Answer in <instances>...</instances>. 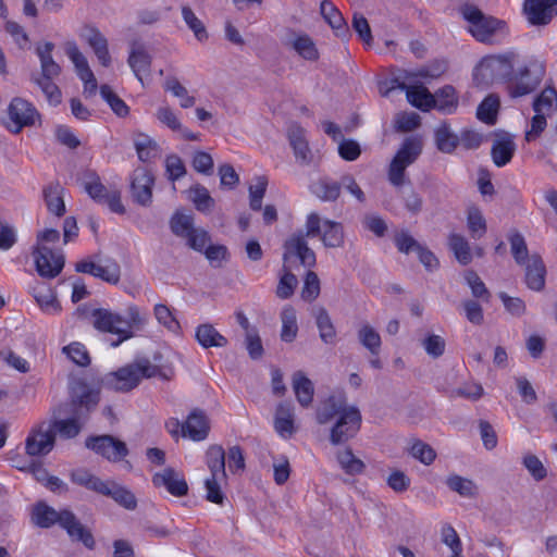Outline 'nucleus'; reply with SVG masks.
Wrapping results in <instances>:
<instances>
[{"label":"nucleus","instance_id":"obj_1","mask_svg":"<svg viewBox=\"0 0 557 557\" xmlns=\"http://www.w3.org/2000/svg\"><path fill=\"white\" fill-rule=\"evenodd\" d=\"M71 412L72 417L67 419H53L47 423L52 430L54 436L58 434L61 438L71 440L76 437L83 422L88 413L96 408L99 403V391L90 387L83 381L76 382L71 391Z\"/></svg>","mask_w":557,"mask_h":557},{"label":"nucleus","instance_id":"obj_2","mask_svg":"<svg viewBox=\"0 0 557 557\" xmlns=\"http://www.w3.org/2000/svg\"><path fill=\"white\" fill-rule=\"evenodd\" d=\"M90 322L97 331L116 335L117 339L112 342L111 346L117 347L123 342L134 337L135 332L143 330L147 323V318L140 313L136 306L127 308L126 317L108 309L98 308L90 312Z\"/></svg>","mask_w":557,"mask_h":557},{"label":"nucleus","instance_id":"obj_3","mask_svg":"<svg viewBox=\"0 0 557 557\" xmlns=\"http://www.w3.org/2000/svg\"><path fill=\"white\" fill-rule=\"evenodd\" d=\"M159 369L148 359H141L134 363L120 368L107 377V384L117 392H128L135 388L141 379L153 377Z\"/></svg>","mask_w":557,"mask_h":557},{"label":"nucleus","instance_id":"obj_4","mask_svg":"<svg viewBox=\"0 0 557 557\" xmlns=\"http://www.w3.org/2000/svg\"><path fill=\"white\" fill-rule=\"evenodd\" d=\"M535 112L531 119L530 128L525 132V140L533 141L537 139L547 126L546 117L550 116L557 110V91L554 87H545L537 95L532 103Z\"/></svg>","mask_w":557,"mask_h":557},{"label":"nucleus","instance_id":"obj_5","mask_svg":"<svg viewBox=\"0 0 557 557\" xmlns=\"http://www.w3.org/2000/svg\"><path fill=\"white\" fill-rule=\"evenodd\" d=\"M422 152V140L417 136L407 137L388 168V180L394 186H401L405 183V171L413 164Z\"/></svg>","mask_w":557,"mask_h":557},{"label":"nucleus","instance_id":"obj_6","mask_svg":"<svg viewBox=\"0 0 557 557\" xmlns=\"http://www.w3.org/2000/svg\"><path fill=\"white\" fill-rule=\"evenodd\" d=\"M545 75L543 63L533 61L528 66L512 73L508 79L507 90L511 98H519L532 94L540 86Z\"/></svg>","mask_w":557,"mask_h":557},{"label":"nucleus","instance_id":"obj_7","mask_svg":"<svg viewBox=\"0 0 557 557\" xmlns=\"http://www.w3.org/2000/svg\"><path fill=\"white\" fill-rule=\"evenodd\" d=\"M462 16L469 22V32L481 42H491L492 37L505 29V22L492 16H486L473 4H466L461 8Z\"/></svg>","mask_w":557,"mask_h":557},{"label":"nucleus","instance_id":"obj_8","mask_svg":"<svg viewBox=\"0 0 557 557\" xmlns=\"http://www.w3.org/2000/svg\"><path fill=\"white\" fill-rule=\"evenodd\" d=\"M306 236H320L323 245L329 248H337L344 245V231L341 223L324 220L318 213L312 212L307 216Z\"/></svg>","mask_w":557,"mask_h":557},{"label":"nucleus","instance_id":"obj_9","mask_svg":"<svg viewBox=\"0 0 557 557\" xmlns=\"http://www.w3.org/2000/svg\"><path fill=\"white\" fill-rule=\"evenodd\" d=\"M515 52L484 58L476 67V76L481 75L486 83L508 82L513 73Z\"/></svg>","mask_w":557,"mask_h":557},{"label":"nucleus","instance_id":"obj_10","mask_svg":"<svg viewBox=\"0 0 557 557\" xmlns=\"http://www.w3.org/2000/svg\"><path fill=\"white\" fill-rule=\"evenodd\" d=\"M361 413L355 406H350L344 410L336 419L331 429L330 441L333 445L346 443L352 438L360 429Z\"/></svg>","mask_w":557,"mask_h":557},{"label":"nucleus","instance_id":"obj_11","mask_svg":"<svg viewBox=\"0 0 557 557\" xmlns=\"http://www.w3.org/2000/svg\"><path fill=\"white\" fill-rule=\"evenodd\" d=\"M85 446L111 462H117L128 455L126 444L112 435L89 436Z\"/></svg>","mask_w":557,"mask_h":557},{"label":"nucleus","instance_id":"obj_12","mask_svg":"<svg viewBox=\"0 0 557 557\" xmlns=\"http://www.w3.org/2000/svg\"><path fill=\"white\" fill-rule=\"evenodd\" d=\"M8 113L12 125L9 129L18 134L23 127L35 125L40 114L36 108L27 100L16 97L9 104Z\"/></svg>","mask_w":557,"mask_h":557},{"label":"nucleus","instance_id":"obj_13","mask_svg":"<svg viewBox=\"0 0 557 557\" xmlns=\"http://www.w3.org/2000/svg\"><path fill=\"white\" fill-rule=\"evenodd\" d=\"M54 444V433L47 422H41L29 431L25 440V451L30 457L46 456L53 449Z\"/></svg>","mask_w":557,"mask_h":557},{"label":"nucleus","instance_id":"obj_14","mask_svg":"<svg viewBox=\"0 0 557 557\" xmlns=\"http://www.w3.org/2000/svg\"><path fill=\"white\" fill-rule=\"evenodd\" d=\"M33 256L36 270L42 277L53 278L59 275L64 267L63 255L48 246H36Z\"/></svg>","mask_w":557,"mask_h":557},{"label":"nucleus","instance_id":"obj_15","mask_svg":"<svg viewBox=\"0 0 557 557\" xmlns=\"http://www.w3.org/2000/svg\"><path fill=\"white\" fill-rule=\"evenodd\" d=\"M86 193L96 202L100 205H107L109 209L117 214L125 213V208L121 201V193L117 189H108L95 176L91 181L85 183Z\"/></svg>","mask_w":557,"mask_h":557},{"label":"nucleus","instance_id":"obj_16","mask_svg":"<svg viewBox=\"0 0 557 557\" xmlns=\"http://www.w3.org/2000/svg\"><path fill=\"white\" fill-rule=\"evenodd\" d=\"M306 233H295L284 244L283 259L287 262L292 257L297 258L306 268H313L317 259L314 251L308 246Z\"/></svg>","mask_w":557,"mask_h":557},{"label":"nucleus","instance_id":"obj_17","mask_svg":"<svg viewBox=\"0 0 557 557\" xmlns=\"http://www.w3.org/2000/svg\"><path fill=\"white\" fill-rule=\"evenodd\" d=\"M74 542H81L85 547L92 549L95 539L92 533L77 519L73 511L61 509V518L58 524Z\"/></svg>","mask_w":557,"mask_h":557},{"label":"nucleus","instance_id":"obj_18","mask_svg":"<svg viewBox=\"0 0 557 557\" xmlns=\"http://www.w3.org/2000/svg\"><path fill=\"white\" fill-rule=\"evenodd\" d=\"M153 175L146 168H137L131 175V193L134 201L149 206L152 199Z\"/></svg>","mask_w":557,"mask_h":557},{"label":"nucleus","instance_id":"obj_19","mask_svg":"<svg viewBox=\"0 0 557 557\" xmlns=\"http://www.w3.org/2000/svg\"><path fill=\"white\" fill-rule=\"evenodd\" d=\"M523 11L530 24L547 25L557 15V0L524 1Z\"/></svg>","mask_w":557,"mask_h":557},{"label":"nucleus","instance_id":"obj_20","mask_svg":"<svg viewBox=\"0 0 557 557\" xmlns=\"http://www.w3.org/2000/svg\"><path fill=\"white\" fill-rule=\"evenodd\" d=\"M289 145L294 150L296 161L301 165L313 163V154L306 138V131L298 124L292 123L287 129Z\"/></svg>","mask_w":557,"mask_h":557},{"label":"nucleus","instance_id":"obj_21","mask_svg":"<svg viewBox=\"0 0 557 557\" xmlns=\"http://www.w3.org/2000/svg\"><path fill=\"white\" fill-rule=\"evenodd\" d=\"M152 483L157 487L163 486L170 494L176 497L188 493V485L184 476L173 468H165L152 476Z\"/></svg>","mask_w":557,"mask_h":557},{"label":"nucleus","instance_id":"obj_22","mask_svg":"<svg viewBox=\"0 0 557 557\" xmlns=\"http://www.w3.org/2000/svg\"><path fill=\"white\" fill-rule=\"evenodd\" d=\"M210 431L209 420L201 410H193L182 424V435L195 442L207 438Z\"/></svg>","mask_w":557,"mask_h":557},{"label":"nucleus","instance_id":"obj_23","mask_svg":"<svg viewBox=\"0 0 557 557\" xmlns=\"http://www.w3.org/2000/svg\"><path fill=\"white\" fill-rule=\"evenodd\" d=\"M152 58L144 45L134 41L131 45L127 63L137 79L144 85V76H149L151 71Z\"/></svg>","mask_w":557,"mask_h":557},{"label":"nucleus","instance_id":"obj_24","mask_svg":"<svg viewBox=\"0 0 557 557\" xmlns=\"http://www.w3.org/2000/svg\"><path fill=\"white\" fill-rule=\"evenodd\" d=\"M394 83H396L397 88L406 91L407 100L413 107L421 111L433 109L435 99L426 87L422 85L408 86L406 83H399L397 79H395ZM392 88H395V85H393Z\"/></svg>","mask_w":557,"mask_h":557},{"label":"nucleus","instance_id":"obj_25","mask_svg":"<svg viewBox=\"0 0 557 557\" xmlns=\"http://www.w3.org/2000/svg\"><path fill=\"white\" fill-rule=\"evenodd\" d=\"M346 398L343 395H331L323 400L317 409L315 419L319 424H326L337 419L342 412L348 409Z\"/></svg>","mask_w":557,"mask_h":557},{"label":"nucleus","instance_id":"obj_26","mask_svg":"<svg viewBox=\"0 0 557 557\" xmlns=\"http://www.w3.org/2000/svg\"><path fill=\"white\" fill-rule=\"evenodd\" d=\"M320 12L338 38L343 40L348 39L349 29L347 23L331 0H323L321 2Z\"/></svg>","mask_w":557,"mask_h":557},{"label":"nucleus","instance_id":"obj_27","mask_svg":"<svg viewBox=\"0 0 557 557\" xmlns=\"http://www.w3.org/2000/svg\"><path fill=\"white\" fill-rule=\"evenodd\" d=\"M546 268L539 255L530 256L525 264V283L529 288L540 292L545 286Z\"/></svg>","mask_w":557,"mask_h":557},{"label":"nucleus","instance_id":"obj_28","mask_svg":"<svg viewBox=\"0 0 557 557\" xmlns=\"http://www.w3.org/2000/svg\"><path fill=\"white\" fill-rule=\"evenodd\" d=\"M32 522L42 529L58 525L61 518V510H55L45 502H38L32 509Z\"/></svg>","mask_w":557,"mask_h":557},{"label":"nucleus","instance_id":"obj_29","mask_svg":"<svg viewBox=\"0 0 557 557\" xmlns=\"http://www.w3.org/2000/svg\"><path fill=\"white\" fill-rule=\"evenodd\" d=\"M293 389L301 407H309L313 400L314 386L302 371H296L292 377Z\"/></svg>","mask_w":557,"mask_h":557},{"label":"nucleus","instance_id":"obj_30","mask_svg":"<svg viewBox=\"0 0 557 557\" xmlns=\"http://www.w3.org/2000/svg\"><path fill=\"white\" fill-rule=\"evenodd\" d=\"M274 429L283 437H290L295 432L294 407L289 403H281L276 407Z\"/></svg>","mask_w":557,"mask_h":557},{"label":"nucleus","instance_id":"obj_31","mask_svg":"<svg viewBox=\"0 0 557 557\" xmlns=\"http://www.w3.org/2000/svg\"><path fill=\"white\" fill-rule=\"evenodd\" d=\"M312 314L315 319L321 341L327 345H334L336 330L327 311L323 307H319L313 309Z\"/></svg>","mask_w":557,"mask_h":557},{"label":"nucleus","instance_id":"obj_32","mask_svg":"<svg viewBox=\"0 0 557 557\" xmlns=\"http://www.w3.org/2000/svg\"><path fill=\"white\" fill-rule=\"evenodd\" d=\"M100 494L112 497L119 505L128 510H133L137 506L135 495L115 482H106Z\"/></svg>","mask_w":557,"mask_h":557},{"label":"nucleus","instance_id":"obj_33","mask_svg":"<svg viewBox=\"0 0 557 557\" xmlns=\"http://www.w3.org/2000/svg\"><path fill=\"white\" fill-rule=\"evenodd\" d=\"M196 339L203 348L224 347L227 345L226 337L209 323L200 324L196 329Z\"/></svg>","mask_w":557,"mask_h":557},{"label":"nucleus","instance_id":"obj_34","mask_svg":"<svg viewBox=\"0 0 557 557\" xmlns=\"http://www.w3.org/2000/svg\"><path fill=\"white\" fill-rule=\"evenodd\" d=\"M434 107L444 114H451L458 107V97L456 90L451 85H446L440 88L434 95Z\"/></svg>","mask_w":557,"mask_h":557},{"label":"nucleus","instance_id":"obj_35","mask_svg":"<svg viewBox=\"0 0 557 557\" xmlns=\"http://www.w3.org/2000/svg\"><path fill=\"white\" fill-rule=\"evenodd\" d=\"M86 39L99 62L103 66H109L111 63V57L108 50V41L106 37L98 29L89 28L86 34Z\"/></svg>","mask_w":557,"mask_h":557},{"label":"nucleus","instance_id":"obj_36","mask_svg":"<svg viewBox=\"0 0 557 557\" xmlns=\"http://www.w3.org/2000/svg\"><path fill=\"white\" fill-rule=\"evenodd\" d=\"M53 49L54 45L49 41L36 49L37 55L40 60L42 77H57L61 72L60 65L54 62L52 58Z\"/></svg>","mask_w":557,"mask_h":557},{"label":"nucleus","instance_id":"obj_37","mask_svg":"<svg viewBox=\"0 0 557 557\" xmlns=\"http://www.w3.org/2000/svg\"><path fill=\"white\" fill-rule=\"evenodd\" d=\"M134 147L141 162H151L159 156L158 144L146 134H137L134 137Z\"/></svg>","mask_w":557,"mask_h":557},{"label":"nucleus","instance_id":"obj_38","mask_svg":"<svg viewBox=\"0 0 557 557\" xmlns=\"http://www.w3.org/2000/svg\"><path fill=\"white\" fill-rule=\"evenodd\" d=\"M33 296L39 307L47 313H57L60 311V304L53 290L45 285L38 284L33 288Z\"/></svg>","mask_w":557,"mask_h":557},{"label":"nucleus","instance_id":"obj_39","mask_svg":"<svg viewBox=\"0 0 557 557\" xmlns=\"http://www.w3.org/2000/svg\"><path fill=\"white\" fill-rule=\"evenodd\" d=\"M63 187L59 183H51L44 189V198L49 212L57 216L65 213V205L62 197Z\"/></svg>","mask_w":557,"mask_h":557},{"label":"nucleus","instance_id":"obj_40","mask_svg":"<svg viewBox=\"0 0 557 557\" xmlns=\"http://www.w3.org/2000/svg\"><path fill=\"white\" fill-rule=\"evenodd\" d=\"M515 150L516 145L512 139L502 138L495 140L491 150L494 164L498 168H502L509 163L513 157Z\"/></svg>","mask_w":557,"mask_h":557},{"label":"nucleus","instance_id":"obj_41","mask_svg":"<svg viewBox=\"0 0 557 557\" xmlns=\"http://www.w3.org/2000/svg\"><path fill=\"white\" fill-rule=\"evenodd\" d=\"M206 462L215 478H226L225 451L220 445H211L206 453Z\"/></svg>","mask_w":557,"mask_h":557},{"label":"nucleus","instance_id":"obj_42","mask_svg":"<svg viewBox=\"0 0 557 557\" xmlns=\"http://www.w3.org/2000/svg\"><path fill=\"white\" fill-rule=\"evenodd\" d=\"M435 144L440 151L444 153H451L458 143L459 138L454 134L447 123H441L434 132Z\"/></svg>","mask_w":557,"mask_h":557},{"label":"nucleus","instance_id":"obj_43","mask_svg":"<svg viewBox=\"0 0 557 557\" xmlns=\"http://www.w3.org/2000/svg\"><path fill=\"white\" fill-rule=\"evenodd\" d=\"M282 331L281 338L283 342L292 343L298 333L296 311L293 307H285L281 313Z\"/></svg>","mask_w":557,"mask_h":557},{"label":"nucleus","instance_id":"obj_44","mask_svg":"<svg viewBox=\"0 0 557 557\" xmlns=\"http://www.w3.org/2000/svg\"><path fill=\"white\" fill-rule=\"evenodd\" d=\"M311 191L323 201H335L341 194V185L327 178L319 180L311 185Z\"/></svg>","mask_w":557,"mask_h":557},{"label":"nucleus","instance_id":"obj_45","mask_svg":"<svg viewBox=\"0 0 557 557\" xmlns=\"http://www.w3.org/2000/svg\"><path fill=\"white\" fill-rule=\"evenodd\" d=\"M448 246L454 252L456 259L462 265H467L472 260V255L468 240L459 234H450L448 237Z\"/></svg>","mask_w":557,"mask_h":557},{"label":"nucleus","instance_id":"obj_46","mask_svg":"<svg viewBox=\"0 0 557 557\" xmlns=\"http://www.w3.org/2000/svg\"><path fill=\"white\" fill-rule=\"evenodd\" d=\"M499 108V99L495 95H488L479 104L476 110V117L488 124L494 125L496 123V116Z\"/></svg>","mask_w":557,"mask_h":557},{"label":"nucleus","instance_id":"obj_47","mask_svg":"<svg viewBox=\"0 0 557 557\" xmlns=\"http://www.w3.org/2000/svg\"><path fill=\"white\" fill-rule=\"evenodd\" d=\"M288 44L305 60L315 61L319 59V52L315 44L308 35L296 36Z\"/></svg>","mask_w":557,"mask_h":557},{"label":"nucleus","instance_id":"obj_48","mask_svg":"<svg viewBox=\"0 0 557 557\" xmlns=\"http://www.w3.org/2000/svg\"><path fill=\"white\" fill-rule=\"evenodd\" d=\"M358 339L360 344L367 348L372 356H377L381 350V336L380 334L369 324H363L358 331Z\"/></svg>","mask_w":557,"mask_h":557},{"label":"nucleus","instance_id":"obj_49","mask_svg":"<svg viewBox=\"0 0 557 557\" xmlns=\"http://www.w3.org/2000/svg\"><path fill=\"white\" fill-rule=\"evenodd\" d=\"M337 461L341 468L350 475L361 474L364 469V462L357 458L350 448H346L337 453Z\"/></svg>","mask_w":557,"mask_h":557},{"label":"nucleus","instance_id":"obj_50","mask_svg":"<svg viewBox=\"0 0 557 557\" xmlns=\"http://www.w3.org/2000/svg\"><path fill=\"white\" fill-rule=\"evenodd\" d=\"M71 480L73 483L84 486L88 490L95 491L97 493H101L102 488H104L106 481H102L98 476L91 474L89 471L85 469H77L72 471Z\"/></svg>","mask_w":557,"mask_h":557},{"label":"nucleus","instance_id":"obj_51","mask_svg":"<svg viewBox=\"0 0 557 557\" xmlns=\"http://www.w3.org/2000/svg\"><path fill=\"white\" fill-rule=\"evenodd\" d=\"M189 198L196 209L201 212H210L214 207V199L210 196L208 189L199 184L190 187Z\"/></svg>","mask_w":557,"mask_h":557},{"label":"nucleus","instance_id":"obj_52","mask_svg":"<svg viewBox=\"0 0 557 557\" xmlns=\"http://www.w3.org/2000/svg\"><path fill=\"white\" fill-rule=\"evenodd\" d=\"M100 95L103 100L110 106L112 111L121 117H124L128 114L129 108L108 85H102L100 87Z\"/></svg>","mask_w":557,"mask_h":557},{"label":"nucleus","instance_id":"obj_53","mask_svg":"<svg viewBox=\"0 0 557 557\" xmlns=\"http://www.w3.org/2000/svg\"><path fill=\"white\" fill-rule=\"evenodd\" d=\"M94 276L108 283L116 284L121 277L120 265L114 260H106L102 264L97 263Z\"/></svg>","mask_w":557,"mask_h":557},{"label":"nucleus","instance_id":"obj_54","mask_svg":"<svg viewBox=\"0 0 557 557\" xmlns=\"http://www.w3.org/2000/svg\"><path fill=\"white\" fill-rule=\"evenodd\" d=\"M509 243L516 262L518 264H527L530 257L524 237L520 233L513 232L509 236Z\"/></svg>","mask_w":557,"mask_h":557},{"label":"nucleus","instance_id":"obj_55","mask_svg":"<svg viewBox=\"0 0 557 557\" xmlns=\"http://www.w3.org/2000/svg\"><path fill=\"white\" fill-rule=\"evenodd\" d=\"M267 186L268 181L264 176H258L256 183L249 186V206L251 210H261Z\"/></svg>","mask_w":557,"mask_h":557},{"label":"nucleus","instance_id":"obj_56","mask_svg":"<svg viewBox=\"0 0 557 557\" xmlns=\"http://www.w3.org/2000/svg\"><path fill=\"white\" fill-rule=\"evenodd\" d=\"M182 16L188 28L194 33L198 40L207 38V32L203 23L196 16L188 5L182 7Z\"/></svg>","mask_w":557,"mask_h":557},{"label":"nucleus","instance_id":"obj_57","mask_svg":"<svg viewBox=\"0 0 557 557\" xmlns=\"http://www.w3.org/2000/svg\"><path fill=\"white\" fill-rule=\"evenodd\" d=\"M53 77L35 78L34 82L40 87L51 106L61 103L62 94L60 88L52 82Z\"/></svg>","mask_w":557,"mask_h":557},{"label":"nucleus","instance_id":"obj_58","mask_svg":"<svg viewBox=\"0 0 557 557\" xmlns=\"http://www.w3.org/2000/svg\"><path fill=\"white\" fill-rule=\"evenodd\" d=\"M467 224L473 238H481L486 232L485 219L476 208H472L468 211Z\"/></svg>","mask_w":557,"mask_h":557},{"label":"nucleus","instance_id":"obj_59","mask_svg":"<svg viewBox=\"0 0 557 557\" xmlns=\"http://www.w3.org/2000/svg\"><path fill=\"white\" fill-rule=\"evenodd\" d=\"M154 317L160 324L166 327L169 331L173 333H178L181 330V325L178 321L174 318L170 308L165 305L158 304L154 306Z\"/></svg>","mask_w":557,"mask_h":557},{"label":"nucleus","instance_id":"obj_60","mask_svg":"<svg viewBox=\"0 0 557 557\" xmlns=\"http://www.w3.org/2000/svg\"><path fill=\"white\" fill-rule=\"evenodd\" d=\"M195 228L190 215L176 213L171 219V230L176 236L187 238Z\"/></svg>","mask_w":557,"mask_h":557},{"label":"nucleus","instance_id":"obj_61","mask_svg":"<svg viewBox=\"0 0 557 557\" xmlns=\"http://www.w3.org/2000/svg\"><path fill=\"white\" fill-rule=\"evenodd\" d=\"M448 487L463 497H471L475 494V485L471 480L459 475H450L446 481Z\"/></svg>","mask_w":557,"mask_h":557},{"label":"nucleus","instance_id":"obj_62","mask_svg":"<svg viewBox=\"0 0 557 557\" xmlns=\"http://www.w3.org/2000/svg\"><path fill=\"white\" fill-rule=\"evenodd\" d=\"M63 352L77 366L86 367L90 363V357L85 346L74 342L63 347Z\"/></svg>","mask_w":557,"mask_h":557},{"label":"nucleus","instance_id":"obj_63","mask_svg":"<svg viewBox=\"0 0 557 557\" xmlns=\"http://www.w3.org/2000/svg\"><path fill=\"white\" fill-rule=\"evenodd\" d=\"M168 178L175 182L186 174V168L183 160L177 154H170L164 161Z\"/></svg>","mask_w":557,"mask_h":557},{"label":"nucleus","instance_id":"obj_64","mask_svg":"<svg viewBox=\"0 0 557 557\" xmlns=\"http://www.w3.org/2000/svg\"><path fill=\"white\" fill-rule=\"evenodd\" d=\"M320 294V280L313 271H308L301 289V298L306 301H313Z\"/></svg>","mask_w":557,"mask_h":557}]
</instances>
